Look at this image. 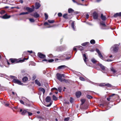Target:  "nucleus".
Listing matches in <instances>:
<instances>
[{
	"label": "nucleus",
	"instance_id": "6ab92c4d",
	"mask_svg": "<svg viewBox=\"0 0 121 121\" xmlns=\"http://www.w3.org/2000/svg\"><path fill=\"white\" fill-rule=\"evenodd\" d=\"M35 83L39 86H41V84L37 80H36L35 81Z\"/></svg>",
	"mask_w": 121,
	"mask_h": 121
},
{
	"label": "nucleus",
	"instance_id": "412c9836",
	"mask_svg": "<svg viewBox=\"0 0 121 121\" xmlns=\"http://www.w3.org/2000/svg\"><path fill=\"white\" fill-rule=\"evenodd\" d=\"M28 80V78L27 77H24L22 79V80L24 82H26Z\"/></svg>",
	"mask_w": 121,
	"mask_h": 121
},
{
	"label": "nucleus",
	"instance_id": "c03bdc74",
	"mask_svg": "<svg viewBox=\"0 0 121 121\" xmlns=\"http://www.w3.org/2000/svg\"><path fill=\"white\" fill-rule=\"evenodd\" d=\"M69 117L66 118H65L64 120L66 121H68L69 120Z\"/></svg>",
	"mask_w": 121,
	"mask_h": 121
},
{
	"label": "nucleus",
	"instance_id": "4d7b16f0",
	"mask_svg": "<svg viewBox=\"0 0 121 121\" xmlns=\"http://www.w3.org/2000/svg\"><path fill=\"white\" fill-rule=\"evenodd\" d=\"M106 61H108V62H109V61H112V60H111L108 59V60H107Z\"/></svg>",
	"mask_w": 121,
	"mask_h": 121
},
{
	"label": "nucleus",
	"instance_id": "a211bd4d",
	"mask_svg": "<svg viewBox=\"0 0 121 121\" xmlns=\"http://www.w3.org/2000/svg\"><path fill=\"white\" fill-rule=\"evenodd\" d=\"M39 91H42L43 94H44V93H45V90L43 88L40 87L39 88Z\"/></svg>",
	"mask_w": 121,
	"mask_h": 121
},
{
	"label": "nucleus",
	"instance_id": "f704fd0d",
	"mask_svg": "<svg viewBox=\"0 0 121 121\" xmlns=\"http://www.w3.org/2000/svg\"><path fill=\"white\" fill-rule=\"evenodd\" d=\"M22 99L25 102H27L28 101V99L24 97L22 98Z\"/></svg>",
	"mask_w": 121,
	"mask_h": 121
},
{
	"label": "nucleus",
	"instance_id": "3c124183",
	"mask_svg": "<svg viewBox=\"0 0 121 121\" xmlns=\"http://www.w3.org/2000/svg\"><path fill=\"white\" fill-rule=\"evenodd\" d=\"M27 113H28V114L29 116H31L32 115V113L29 112H27Z\"/></svg>",
	"mask_w": 121,
	"mask_h": 121
},
{
	"label": "nucleus",
	"instance_id": "6e6552de",
	"mask_svg": "<svg viewBox=\"0 0 121 121\" xmlns=\"http://www.w3.org/2000/svg\"><path fill=\"white\" fill-rule=\"evenodd\" d=\"M33 7L32 8L27 7L26 8V9L29 12H31L34 10V6H33Z\"/></svg>",
	"mask_w": 121,
	"mask_h": 121
},
{
	"label": "nucleus",
	"instance_id": "a18cd8bd",
	"mask_svg": "<svg viewBox=\"0 0 121 121\" xmlns=\"http://www.w3.org/2000/svg\"><path fill=\"white\" fill-rule=\"evenodd\" d=\"M54 90H55L56 91H58V89L57 88H52L51 90L52 91H53Z\"/></svg>",
	"mask_w": 121,
	"mask_h": 121
},
{
	"label": "nucleus",
	"instance_id": "c756f323",
	"mask_svg": "<svg viewBox=\"0 0 121 121\" xmlns=\"http://www.w3.org/2000/svg\"><path fill=\"white\" fill-rule=\"evenodd\" d=\"M90 43L91 44H94L95 43V42L94 40L93 39H92L91 40Z\"/></svg>",
	"mask_w": 121,
	"mask_h": 121
},
{
	"label": "nucleus",
	"instance_id": "4468645a",
	"mask_svg": "<svg viewBox=\"0 0 121 121\" xmlns=\"http://www.w3.org/2000/svg\"><path fill=\"white\" fill-rule=\"evenodd\" d=\"M66 67H67V66H66L65 65H61V66H59L58 67V69H64Z\"/></svg>",
	"mask_w": 121,
	"mask_h": 121
},
{
	"label": "nucleus",
	"instance_id": "603ef678",
	"mask_svg": "<svg viewBox=\"0 0 121 121\" xmlns=\"http://www.w3.org/2000/svg\"><path fill=\"white\" fill-rule=\"evenodd\" d=\"M89 17V15L88 14H86V17L87 19H88V18Z\"/></svg>",
	"mask_w": 121,
	"mask_h": 121
},
{
	"label": "nucleus",
	"instance_id": "b1692460",
	"mask_svg": "<svg viewBox=\"0 0 121 121\" xmlns=\"http://www.w3.org/2000/svg\"><path fill=\"white\" fill-rule=\"evenodd\" d=\"M74 11V10L71 8H69L68 10V12L69 13H72Z\"/></svg>",
	"mask_w": 121,
	"mask_h": 121
},
{
	"label": "nucleus",
	"instance_id": "20e7f679",
	"mask_svg": "<svg viewBox=\"0 0 121 121\" xmlns=\"http://www.w3.org/2000/svg\"><path fill=\"white\" fill-rule=\"evenodd\" d=\"M13 81L14 83H17L19 85H22L23 84V83H22L18 79H14Z\"/></svg>",
	"mask_w": 121,
	"mask_h": 121
},
{
	"label": "nucleus",
	"instance_id": "bf43d9fd",
	"mask_svg": "<svg viewBox=\"0 0 121 121\" xmlns=\"http://www.w3.org/2000/svg\"><path fill=\"white\" fill-rule=\"evenodd\" d=\"M61 76H62V77H65V74H61Z\"/></svg>",
	"mask_w": 121,
	"mask_h": 121
},
{
	"label": "nucleus",
	"instance_id": "c85d7f7f",
	"mask_svg": "<svg viewBox=\"0 0 121 121\" xmlns=\"http://www.w3.org/2000/svg\"><path fill=\"white\" fill-rule=\"evenodd\" d=\"M52 97L53 100H56L57 99V98L54 95H53Z\"/></svg>",
	"mask_w": 121,
	"mask_h": 121
},
{
	"label": "nucleus",
	"instance_id": "ddd939ff",
	"mask_svg": "<svg viewBox=\"0 0 121 121\" xmlns=\"http://www.w3.org/2000/svg\"><path fill=\"white\" fill-rule=\"evenodd\" d=\"M32 15L35 18H37L39 17V14L37 12L35 13H34L33 15Z\"/></svg>",
	"mask_w": 121,
	"mask_h": 121
},
{
	"label": "nucleus",
	"instance_id": "8fccbe9b",
	"mask_svg": "<svg viewBox=\"0 0 121 121\" xmlns=\"http://www.w3.org/2000/svg\"><path fill=\"white\" fill-rule=\"evenodd\" d=\"M62 14L61 13H59L58 14V15L59 17H61L62 16Z\"/></svg>",
	"mask_w": 121,
	"mask_h": 121
},
{
	"label": "nucleus",
	"instance_id": "58836bf2",
	"mask_svg": "<svg viewBox=\"0 0 121 121\" xmlns=\"http://www.w3.org/2000/svg\"><path fill=\"white\" fill-rule=\"evenodd\" d=\"M79 79L80 80L83 81H85V80L82 77H80Z\"/></svg>",
	"mask_w": 121,
	"mask_h": 121
},
{
	"label": "nucleus",
	"instance_id": "864d4df0",
	"mask_svg": "<svg viewBox=\"0 0 121 121\" xmlns=\"http://www.w3.org/2000/svg\"><path fill=\"white\" fill-rule=\"evenodd\" d=\"M44 24L45 25H49L48 23V22H45L44 23Z\"/></svg>",
	"mask_w": 121,
	"mask_h": 121
},
{
	"label": "nucleus",
	"instance_id": "dca6fc26",
	"mask_svg": "<svg viewBox=\"0 0 121 121\" xmlns=\"http://www.w3.org/2000/svg\"><path fill=\"white\" fill-rule=\"evenodd\" d=\"M51 99L50 97L48 96L46 98V101L47 102H49L50 101Z\"/></svg>",
	"mask_w": 121,
	"mask_h": 121
},
{
	"label": "nucleus",
	"instance_id": "6e6d98bb",
	"mask_svg": "<svg viewBox=\"0 0 121 121\" xmlns=\"http://www.w3.org/2000/svg\"><path fill=\"white\" fill-rule=\"evenodd\" d=\"M51 105H52V103H50L49 104L47 105V107H49Z\"/></svg>",
	"mask_w": 121,
	"mask_h": 121
},
{
	"label": "nucleus",
	"instance_id": "a19ab883",
	"mask_svg": "<svg viewBox=\"0 0 121 121\" xmlns=\"http://www.w3.org/2000/svg\"><path fill=\"white\" fill-rule=\"evenodd\" d=\"M30 21L31 22H34L35 21V20L34 19L32 18H30L29 19Z\"/></svg>",
	"mask_w": 121,
	"mask_h": 121
},
{
	"label": "nucleus",
	"instance_id": "cd10ccee",
	"mask_svg": "<svg viewBox=\"0 0 121 121\" xmlns=\"http://www.w3.org/2000/svg\"><path fill=\"white\" fill-rule=\"evenodd\" d=\"M28 12H23L20 13L19 14V15H25L28 14Z\"/></svg>",
	"mask_w": 121,
	"mask_h": 121
},
{
	"label": "nucleus",
	"instance_id": "f3484780",
	"mask_svg": "<svg viewBox=\"0 0 121 121\" xmlns=\"http://www.w3.org/2000/svg\"><path fill=\"white\" fill-rule=\"evenodd\" d=\"M91 61L93 64H95L97 62V61L94 58H91Z\"/></svg>",
	"mask_w": 121,
	"mask_h": 121
},
{
	"label": "nucleus",
	"instance_id": "ea45409f",
	"mask_svg": "<svg viewBox=\"0 0 121 121\" xmlns=\"http://www.w3.org/2000/svg\"><path fill=\"white\" fill-rule=\"evenodd\" d=\"M58 90L59 92H61L62 90L61 87H59L58 88Z\"/></svg>",
	"mask_w": 121,
	"mask_h": 121
},
{
	"label": "nucleus",
	"instance_id": "e433bc0d",
	"mask_svg": "<svg viewBox=\"0 0 121 121\" xmlns=\"http://www.w3.org/2000/svg\"><path fill=\"white\" fill-rule=\"evenodd\" d=\"M27 112V111L26 110H23V112L21 114L22 115H24Z\"/></svg>",
	"mask_w": 121,
	"mask_h": 121
},
{
	"label": "nucleus",
	"instance_id": "f257e3e1",
	"mask_svg": "<svg viewBox=\"0 0 121 121\" xmlns=\"http://www.w3.org/2000/svg\"><path fill=\"white\" fill-rule=\"evenodd\" d=\"M9 60L11 61L12 63L14 64L17 63L19 62H24L23 60H19L18 59L13 58H10L9 59Z\"/></svg>",
	"mask_w": 121,
	"mask_h": 121
},
{
	"label": "nucleus",
	"instance_id": "393cba45",
	"mask_svg": "<svg viewBox=\"0 0 121 121\" xmlns=\"http://www.w3.org/2000/svg\"><path fill=\"white\" fill-rule=\"evenodd\" d=\"M111 70L112 71V72L113 73H115L116 72L115 69L113 68L112 67L111 68Z\"/></svg>",
	"mask_w": 121,
	"mask_h": 121
},
{
	"label": "nucleus",
	"instance_id": "79ce46f5",
	"mask_svg": "<svg viewBox=\"0 0 121 121\" xmlns=\"http://www.w3.org/2000/svg\"><path fill=\"white\" fill-rule=\"evenodd\" d=\"M78 47L79 48H80V49L81 50H82L83 49V47L82 46H79Z\"/></svg>",
	"mask_w": 121,
	"mask_h": 121
},
{
	"label": "nucleus",
	"instance_id": "f03ea898",
	"mask_svg": "<svg viewBox=\"0 0 121 121\" xmlns=\"http://www.w3.org/2000/svg\"><path fill=\"white\" fill-rule=\"evenodd\" d=\"M98 65L99 66L102 70V72L104 73H106L108 71V69L106 67L101 64H98Z\"/></svg>",
	"mask_w": 121,
	"mask_h": 121
},
{
	"label": "nucleus",
	"instance_id": "1a4fd4ad",
	"mask_svg": "<svg viewBox=\"0 0 121 121\" xmlns=\"http://www.w3.org/2000/svg\"><path fill=\"white\" fill-rule=\"evenodd\" d=\"M93 16L94 19H97L98 18V14L96 12H95L93 13Z\"/></svg>",
	"mask_w": 121,
	"mask_h": 121
},
{
	"label": "nucleus",
	"instance_id": "338daca9",
	"mask_svg": "<svg viewBox=\"0 0 121 121\" xmlns=\"http://www.w3.org/2000/svg\"><path fill=\"white\" fill-rule=\"evenodd\" d=\"M73 49L74 50V51H76V50H77V49L75 47H74V48H73Z\"/></svg>",
	"mask_w": 121,
	"mask_h": 121
},
{
	"label": "nucleus",
	"instance_id": "e2e57ef3",
	"mask_svg": "<svg viewBox=\"0 0 121 121\" xmlns=\"http://www.w3.org/2000/svg\"><path fill=\"white\" fill-rule=\"evenodd\" d=\"M5 105L6 106H9V104H5Z\"/></svg>",
	"mask_w": 121,
	"mask_h": 121
},
{
	"label": "nucleus",
	"instance_id": "0eeeda50",
	"mask_svg": "<svg viewBox=\"0 0 121 121\" xmlns=\"http://www.w3.org/2000/svg\"><path fill=\"white\" fill-rule=\"evenodd\" d=\"M118 45L117 44L114 45L113 47L114 51L115 52H117L118 50Z\"/></svg>",
	"mask_w": 121,
	"mask_h": 121
},
{
	"label": "nucleus",
	"instance_id": "49530a36",
	"mask_svg": "<svg viewBox=\"0 0 121 121\" xmlns=\"http://www.w3.org/2000/svg\"><path fill=\"white\" fill-rule=\"evenodd\" d=\"M20 101L21 103L23 104H24V102L22 100H20Z\"/></svg>",
	"mask_w": 121,
	"mask_h": 121
},
{
	"label": "nucleus",
	"instance_id": "9d476101",
	"mask_svg": "<svg viewBox=\"0 0 121 121\" xmlns=\"http://www.w3.org/2000/svg\"><path fill=\"white\" fill-rule=\"evenodd\" d=\"M96 51L98 53L99 56L100 57V58H103V56L100 52L99 50L97 49H96Z\"/></svg>",
	"mask_w": 121,
	"mask_h": 121
},
{
	"label": "nucleus",
	"instance_id": "4c0bfd02",
	"mask_svg": "<svg viewBox=\"0 0 121 121\" xmlns=\"http://www.w3.org/2000/svg\"><path fill=\"white\" fill-rule=\"evenodd\" d=\"M48 22H49L50 23H53L54 22V21L53 20H48Z\"/></svg>",
	"mask_w": 121,
	"mask_h": 121
},
{
	"label": "nucleus",
	"instance_id": "13d9d810",
	"mask_svg": "<svg viewBox=\"0 0 121 121\" xmlns=\"http://www.w3.org/2000/svg\"><path fill=\"white\" fill-rule=\"evenodd\" d=\"M27 52H29L30 53H32V51H28Z\"/></svg>",
	"mask_w": 121,
	"mask_h": 121
},
{
	"label": "nucleus",
	"instance_id": "c9c22d12",
	"mask_svg": "<svg viewBox=\"0 0 121 121\" xmlns=\"http://www.w3.org/2000/svg\"><path fill=\"white\" fill-rule=\"evenodd\" d=\"M87 97L89 99H91V98H92V97L91 96L89 95H86Z\"/></svg>",
	"mask_w": 121,
	"mask_h": 121
},
{
	"label": "nucleus",
	"instance_id": "aec40b11",
	"mask_svg": "<svg viewBox=\"0 0 121 121\" xmlns=\"http://www.w3.org/2000/svg\"><path fill=\"white\" fill-rule=\"evenodd\" d=\"M101 17L102 19L103 20H105L106 19V17L105 16H103L102 14H101Z\"/></svg>",
	"mask_w": 121,
	"mask_h": 121
},
{
	"label": "nucleus",
	"instance_id": "a878e982",
	"mask_svg": "<svg viewBox=\"0 0 121 121\" xmlns=\"http://www.w3.org/2000/svg\"><path fill=\"white\" fill-rule=\"evenodd\" d=\"M63 17L64 18L66 19H68V18L67 17V14H64L63 16Z\"/></svg>",
	"mask_w": 121,
	"mask_h": 121
},
{
	"label": "nucleus",
	"instance_id": "7ed1b4c3",
	"mask_svg": "<svg viewBox=\"0 0 121 121\" xmlns=\"http://www.w3.org/2000/svg\"><path fill=\"white\" fill-rule=\"evenodd\" d=\"M56 76L57 77V78L60 82H62L64 81L66 82V80L65 79H62L61 74L59 73H57L56 74Z\"/></svg>",
	"mask_w": 121,
	"mask_h": 121
},
{
	"label": "nucleus",
	"instance_id": "473e14b6",
	"mask_svg": "<svg viewBox=\"0 0 121 121\" xmlns=\"http://www.w3.org/2000/svg\"><path fill=\"white\" fill-rule=\"evenodd\" d=\"M44 16L45 17V19L47 20L48 18V15L46 13H44Z\"/></svg>",
	"mask_w": 121,
	"mask_h": 121
},
{
	"label": "nucleus",
	"instance_id": "9b49d317",
	"mask_svg": "<svg viewBox=\"0 0 121 121\" xmlns=\"http://www.w3.org/2000/svg\"><path fill=\"white\" fill-rule=\"evenodd\" d=\"M81 95V93L80 91H78L76 93V95L77 98H79L80 97Z\"/></svg>",
	"mask_w": 121,
	"mask_h": 121
},
{
	"label": "nucleus",
	"instance_id": "de8ad7c7",
	"mask_svg": "<svg viewBox=\"0 0 121 121\" xmlns=\"http://www.w3.org/2000/svg\"><path fill=\"white\" fill-rule=\"evenodd\" d=\"M73 99L71 97L70 98V102L71 103H72L73 102Z\"/></svg>",
	"mask_w": 121,
	"mask_h": 121
},
{
	"label": "nucleus",
	"instance_id": "052dcab7",
	"mask_svg": "<svg viewBox=\"0 0 121 121\" xmlns=\"http://www.w3.org/2000/svg\"><path fill=\"white\" fill-rule=\"evenodd\" d=\"M10 77L12 78H14V77L12 76H10Z\"/></svg>",
	"mask_w": 121,
	"mask_h": 121
},
{
	"label": "nucleus",
	"instance_id": "7c9ffc66",
	"mask_svg": "<svg viewBox=\"0 0 121 121\" xmlns=\"http://www.w3.org/2000/svg\"><path fill=\"white\" fill-rule=\"evenodd\" d=\"M5 13V11L4 10H2L0 12V14L1 15H2L4 14Z\"/></svg>",
	"mask_w": 121,
	"mask_h": 121
},
{
	"label": "nucleus",
	"instance_id": "4be33fe9",
	"mask_svg": "<svg viewBox=\"0 0 121 121\" xmlns=\"http://www.w3.org/2000/svg\"><path fill=\"white\" fill-rule=\"evenodd\" d=\"M83 57L84 58H83L84 61L86 63V60L87 59L86 55L85 54H84L83 55Z\"/></svg>",
	"mask_w": 121,
	"mask_h": 121
},
{
	"label": "nucleus",
	"instance_id": "423d86ee",
	"mask_svg": "<svg viewBox=\"0 0 121 121\" xmlns=\"http://www.w3.org/2000/svg\"><path fill=\"white\" fill-rule=\"evenodd\" d=\"M11 17L10 15H8L7 14H5L3 16H0V17L4 19H7Z\"/></svg>",
	"mask_w": 121,
	"mask_h": 121
},
{
	"label": "nucleus",
	"instance_id": "5701e85b",
	"mask_svg": "<svg viewBox=\"0 0 121 121\" xmlns=\"http://www.w3.org/2000/svg\"><path fill=\"white\" fill-rule=\"evenodd\" d=\"M74 22H73L71 24V26L73 30H75V28L74 26Z\"/></svg>",
	"mask_w": 121,
	"mask_h": 121
},
{
	"label": "nucleus",
	"instance_id": "09e8293b",
	"mask_svg": "<svg viewBox=\"0 0 121 121\" xmlns=\"http://www.w3.org/2000/svg\"><path fill=\"white\" fill-rule=\"evenodd\" d=\"M54 61V60L53 59H50L48 60V62H52Z\"/></svg>",
	"mask_w": 121,
	"mask_h": 121
},
{
	"label": "nucleus",
	"instance_id": "f8f14e48",
	"mask_svg": "<svg viewBox=\"0 0 121 121\" xmlns=\"http://www.w3.org/2000/svg\"><path fill=\"white\" fill-rule=\"evenodd\" d=\"M40 6V5L37 2L35 3V8L36 9H38Z\"/></svg>",
	"mask_w": 121,
	"mask_h": 121
},
{
	"label": "nucleus",
	"instance_id": "39448f33",
	"mask_svg": "<svg viewBox=\"0 0 121 121\" xmlns=\"http://www.w3.org/2000/svg\"><path fill=\"white\" fill-rule=\"evenodd\" d=\"M38 55L40 58L41 59L44 58L46 57L45 55L40 52H39L38 53Z\"/></svg>",
	"mask_w": 121,
	"mask_h": 121
},
{
	"label": "nucleus",
	"instance_id": "2eb2a0df",
	"mask_svg": "<svg viewBox=\"0 0 121 121\" xmlns=\"http://www.w3.org/2000/svg\"><path fill=\"white\" fill-rule=\"evenodd\" d=\"M101 86H106L108 87H111L112 86L111 85L108 83L106 84H105L104 83H103L102 84V85H101Z\"/></svg>",
	"mask_w": 121,
	"mask_h": 121
},
{
	"label": "nucleus",
	"instance_id": "5fc2aeb1",
	"mask_svg": "<svg viewBox=\"0 0 121 121\" xmlns=\"http://www.w3.org/2000/svg\"><path fill=\"white\" fill-rule=\"evenodd\" d=\"M48 57L50 58H51L52 57V55L51 54H50L48 55Z\"/></svg>",
	"mask_w": 121,
	"mask_h": 121
},
{
	"label": "nucleus",
	"instance_id": "72a5a7b5",
	"mask_svg": "<svg viewBox=\"0 0 121 121\" xmlns=\"http://www.w3.org/2000/svg\"><path fill=\"white\" fill-rule=\"evenodd\" d=\"M85 100L84 99H82L81 100V101L82 102L81 104L82 105L85 102Z\"/></svg>",
	"mask_w": 121,
	"mask_h": 121
},
{
	"label": "nucleus",
	"instance_id": "37998d69",
	"mask_svg": "<svg viewBox=\"0 0 121 121\" xmlns=\"http://www.w3.org/2000/svg\"><path fill=\"white\" fill-rule=\"evenodd\" d=\"M100 24L101 25L103 26H104V27H105L106 26V25H105V24L104 23L100 22Z\"/></svg>",
	"mask_w": 121,
	"mask_h": 121
},
{
	"label": "nucleus",
	"instance_id": "69168bd1",
	"mask_svg": "<svg viewBox=\"0 0 121 121\" xmlns=\"http://www.w3.org/2000/svg\"><path fill=\"white\" fill-rule=\"evenodd\" d=\"M110 99V98H107V100L108 101H109Z\"/></svg>",
	"mask_w": 121,
	"mask_h": 121
},
{
	"label": "nucleus",
	"instance_id": "0e129e2a",
	"mask_svg": "<svg viewBox=\"0 0 121 121\" xmlns=\"http://www.w3.org/2000/svg\"><path fill=\"white\" fill-rule=\"evenodd\" d=\"M47 60H47L46 59H44L43 60V61H47Z\"/></svg>",
	"mask_w": 121,
	"mask_h": 121
},
{
	"label": "nucleus",
	"instance_id": "bb28decb",
	"mask_svg": "<svg viewBox=\"0 0 121 121\" xmlns=\"http://www.w3.org/2000/svg\"><path fill=\"white\" fill-rule=\"evenodd\" d=\"M88 43H89L88 42H86L82 43V45L83 46H85Z\"/></svg>",
	"mask_w": 121,
	"mask_h": 121
},
{
	"label": "nucleus",
	"instance_id": "680f3d73",
	"mask_svg": "<svg viewBox=\"0 0 121 121\" xmlns=\"http://www.w3.org/2000/svg\"><path fill=\"white\" fill-rule=\"evenodd\" d=\"M115 95V94H112L111 95H110V96L112 97V96H113V95Z\"/></svg>",
	"mask_w": 121,
	"mask_h": 121
},
{
	"label": "nucleus",
	"instance_id": "2f4dec72",
	"mask_svg": "<svg viewBox=\"0 0 121 121\" xmlns=\"http://www.w3.org/2000/svg\"><path fill=\"white\" fill-rule=\"evenodd\" d=\"M119 14V13H117L114 15V17H116L117 16H120Z\"/></svg>",
	"mask_w": 121,
	"mask_h": 121
},
{
	"label": "nucleus",
	"instance_id": "774afa93",
	"mask_svg": "<svg viewBox=\"0 0 121 121\" xmlns=\"http://www.w3.org/2000/svg\"><path fill=\"white\" fill-rule=\"evenodd\" d=\"M102 0H96V1L97 2H99L101 1Z\"/></svg>",
	"mask_w": 121,
	"mask_h": 121
}]
</instances>
